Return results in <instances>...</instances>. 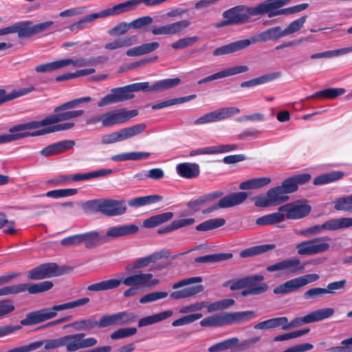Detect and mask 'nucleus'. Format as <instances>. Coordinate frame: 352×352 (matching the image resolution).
I'll use <instances>...</instances> for the list:
<instances>
[{
    "mask_svg": "<svg viewBox=\"0 0 352 352\" xmlns=\"http://www.w3.org/2000/svg\"><path fill=\"white\" fill-rule=\"evenodd\" d=\"M91 100L92 98L90 96L76 98L56 107L54 109L55 114L50 115L41 120L32 121L12 126L8 130L9 134L0 135V144L30 137V132L27 130L35 129L80 117L85 113L84 110H67L77 107L82 103L89 102Z\"/></svg>",
    "mask_w": 352,
    "mask_h": 352,
    "instance_id": "obj_1",
    "label": "nucleus"
},
{
    "mask_svg": "<svg viewBox=\"0 0 352 352\" xmlns=\"http://www.w3.org/2000/svg\"><path fill=\"white\" fill-rule=\"evenodd\" d=\"M181 79L178 77L166 78L150 84L148 82H135L120 87L113 88L110 94L103 97L97 104L102 107L106 105L118 103L133 99L134 92H159L179 85Z\"/></svg>",
    "mask_w": 352,
    "mask_h": 352,
    "instance_id": "obj_2",
    "label": "nucleus"
},
{
    "mask_svg": "<svg viewBox=\"0 0 352 352\" xmlns=\"http://www.w3.org/2000/svg\"><path fill=\"white\" fill-rule=\"evenodd\" d=\"M283 37L285 35L281 27H273L253 35L250 38L233 41L219 47L213 51L212 55L219 56L235 53L248 48L252 43L276 41Z\"/></svg>",
    "mask_w": 352,
    "mask_h": 352,
    "instance_id": "obj_3",
    "label": "nucleus"
},
{
    "mask_svg": "<svg viewBox=\"0 0 352 352\" xmlns=\"http://www.w3.org/2000/svg\"><path fill=\"white\" fill-rule=\"evenodd\" d=\"M138 230V226L135 224L114 226L109 228L104 235H101L96 230L82 233V240L87 249H94L107 243L109 239L131 235Z\"/></svg>",
    "mask_w": 352,
    "mask_h": 352,
    "instance_id": "obj_4",
    "label": "nucleus"
},
{
    "mask_svg": "<svg viewBox=\"0 0 352 352\" xmlns=\"http://www.w3.org/2000/svg\"><path fill=\"white\" fill-rule=\"evenodd\" d=\"M263 10L262 7H257V6L254 7L245 5L234 6L223 12L222 16L225 19L216 24L215 27L220 28L248 23L252 17L258 16Z\"/></svg>",
    "mask_w": 352,
    "mask_h": 352,
    "instance_id": "obj_5",
    "label": "nucleus"
},
{
    "mask_svg": "<svg viewBox=\"0 0 352 352\" xmlns=\"http://www.w3.org/2000/svg\"><path fill=\"white\" fill-rule=\"evenodd\" d=\"M120 280L121 283L127 287H130L123 292L124 297L133 296L138 293L140 290L145 288H153L160 283L157 278H153L152 274L143 273L141 271L136 274L129 275Z\"/></svg>",
    "mask_w": 352,
    "mask_h": 352,
    "instance_id": "obj_6",
    "label": "nucleus"
},
{
    "mask_svg": "<svg viewBox=\"0 0 352 352\" xmlns=\"http://www.w3.org/2000/svg\"><path fill=\"white\" fill-rule=\"evenodd\" d=\"M255 314L253 311L241 312L223 313L204 318L200 325L204 327H217L240 322L248 318H254Z\"/></svg>",
    "mask_w": 352,
    "mask_h": 352,
    "instance_id": "obj_7",
    "label": "nucleus"
},
{
    "mask_svg": "<svg viewBox=\"0 0 352 352\" xmlns=\"http://www.w3.org/2000/svg\"><path fill=\"white\" fill-rule=\"evenodd\" d=\"M291 0H266L264 2L257 5V7H262L263 11L258 15L267 14L268 17L272 18L283 14H292L300 12L307 9L308 3H301L292 7L279 9L288 3Z\"/></svg>",
    "mask_w": 352,
    "mask_h": 352,
    "instance_id": "obj_8",
    "label": "nucleus"
},
{
    "mask_svg": "<svg viewBox=\"0 0 352 352\" xmlns=\"http://www.w3.org/2000/svg\"><path fill=\"white\" fill-rule=\"evenodd\" d=\"M311 178L309 173L295 175L285 179L280 185L274 187L278 196L283 198V204L289 199L288 194L298 190L300 185L307 183Z\"/></svg>",
    "mask_w": 352,
    "mask_h": 352,
    "instance_id": "obj_9",
    "label": "nucleus"
},
{
    "mask_svg": "<svg viewBox=\"0 0 352 352\" xmlns=\"http://www.w3.org/2000/svg\"><path fill=\"white\" fill-rule=\"evenodd\" d=\"M167 0H128L116 4L111 8L99 12L101 18L109 16L118 15L135 9L140 3L146 7H153L160 5Z\"/></svg>",
    "mask_w": 352,
    "mask_h": 352,
    "instance_id": "obj_10",
    "label": "nucleus"
},
{
    "mask_svg": "<svg viewBox=\"0 0 352 352\" xmlns=\"http://www.w3.org/2000/svg\"><path fill=\"white\" fill-rule=\"evenodd\" d=\"M333 314V309L324 308L312 311L302 317L295 318L290 322L288 321L286 317V323L283 326V330H288L301 327L305 324L321 321L331 317Z\"/></svg>",
    "mask_w": 352,
    "mask_h": 352,
    "instance_id": "obj_11",
    "label": "nucleus"
},
{
    "mask_svg": "<svg viewBox=\"0 0 352 352\" xmlns=\"http://www.w3.org/2000/svg\"><path fill=\"white\" fill-rule=\"evenodd\" d=\"M69 271L65 266L59 267L55 263H46L41 264L28 273L29 280H38L51 277H56L68 273Z\"/></svg>",
    "mask_w": 352,
    "mask_h": 352,
    "instance_id": "obj_12",
    "label": "nucleus"
},
{
    "mask_svg": "<svg viewBox=\"0 0 352 352\" xmlns=\"http://www.w3.org/2000/svg\"><path fill=\"white\" fill-rule=\"evenodd\" d=\"M331 241L329 236L317 237L298 243L296 248L299 255H315L327 252Z\"/></svg>",
    "mask_w": 352,
    "mask_h": 352,
    "instance_id": "obj_13",
    "label": "nucleus"
},
{
    "mask_svg": "<svg viewBox=\"0 0 352 352\" xmlns=\"http://www.w3.org/2000/svg\"><path fill=\"white\" fill-rule=\"evenodd\" d=\"M146 126L145 124L140 123L121 129L118 131L102 135L101 142L103 144H110L125 140L142 133L145 130Z\"/></svg>",
    "mask_w": 352,
    "mask_h": 352,
    "instance_id": "obj_14",
    "label": "nucleus"
},
{
    "mask_svg": "<svg viewBox=\"0 0 352 352\" xmlns=\"http://www.w3.org/2000/svg\"><path fill=\"white\" fill-rule=\"evenodd\" d=\"M319 279L317 274H309L299 276L285 282L274 289L275 294H285L293 292L307 285L308 283L315 282Z\"/></svg>",
    "mask_w": 352,
    "mask_h": 352,
    "instance_id": "obj_15",
    "label": "nucleus"
},
{
    "mask_svg": "<svg viewBox=\"0 0 352 352\" xmlns=\"http://www.w3.org/2000/svg\"><path fill=\"white\" fill-rule=\"evenodd\" d=\"M280 211H283L287 219H300L309 214L311 206L306 200H297L287 203L279 207Z\"/></svg>",
    "mask_w": 352,
    "mask_h": 352,
    "instance_id": "obj_16",
    "label": "nucleus"
},
{
    "mask_svg": "<svg viewBox=\"0 0 352 352\" xmlns=\"http://www.w3.org/2000/svg\"><path fill=\"white\" fill-rule=\"evenodd\" d=\"M248 197L247 192H232L220 199L216 204H212L209 207L202 210V214H206L211 213L220 208H227L233 207L242 204Z\"/></svg>",
    "mask_w": 352,
    "mask_h": 352,
    "instance_id": "obj_17",
    "label": "nucleus"
},
{
    "mask_svg": "<svg viewBox=\"0 0 352 352\" xmlns=\"http://www.w3.org/2000/svg\"><path fill=\"white\" fill-rule=\"evenodd\" d=\"M138 115V111L136 109L126 111L120 109L104 113L103 127L123 124Z\"/></svg>",
    "mask_w": 352,
    "mask_h": 352,
    "instance_id": "obj_18",
    "label": "nucleus"
},
{
    "mask_svg": "<svg viewBox=\"0 0 352 352\" xmlns=\"http://www.w3.org/2000/svg\"><path fill=\"white\" fill-rule=\"evenodd\" d=\"M239 112V109L234 107L221 108L204 114L195 120L193 123L195 125H199L218 122L236 115Z\"/></svg>",
    "mask_w": 352,
    "mask_h": 352,
    "instance_id": "obj_19",
    "label": "nucleus"
},
{
    "mask_svg": "<svg viewBox=\"0 0 352 352\" xmlns=\"http://www.w3.org/2000/svg\"><path fill=\"white\" fill-rule=\"evenodd\" d=\"M138 316L133 312L126 311L111 315H104L102 324L105 327L110 326H124L132 324L137 320Z\"/></svg>",
    "mask_w": 352,
    "mask_h": 352,
    "instance_id": "obj_20",
    "label": "nucleus"
},
{
    "mask_svg": "<svg viewBox=\"0 0 352 352\" xmlns=\"http://www.w3.org/2000/svg\"><path fill=\"white\" fill-rule=\"evenodd\" d=\"M190 23L188 20H181L162 26L153 25L150 31L155 36L178 34L186 29Z\"/></svg>",
    "mask_w": 352,
    "mask_h": 352,
    "instance_id": "obj_21",
    "label": "nucleus"
},
{
    "mask_svg": "<svg viewBox=\"0 0 352 352\" xmlns=\"http://www.w3.org/2000/svg\"><path fill=\"white\" fill-rule=\"evenodd\" d=\"M224 195L222 190H216L204 194L196 199L187 202L186 206L191 214L196 213L201 210L202 206L208 205Z\"/></svg>",
    "mask_w": 352,
    "mask_h": 352,
    "instance_id": "obj_22",
    "label": "nucleus"
},
{
    "mask_svg": "<svg viewBox=\"0 0 352 352\" xmlns=\"http://www.w3.org/2000/svg\"><path fill=\"white\" fill-rule=\"evenodd\" d=\"M126 208L124 200L102 199V214L108 217L122 215L126 212Z\"/></svg>",
    "mask_w": 352,
    "mask_h": 352,
    "instance_id": "obj_23",
    "label": "nucleus"
},
{
    "mask_svg": "<svg viewBox=\"0 0 352 352\" xmlns=\"http://www.w3.org/2000/svg\"><path fill=\"white\" fill-rule=\"evenodd\" d=\"M253 199L256 207L267 208L282 204L283 199L278 196L273 187L269 189L266 194L256 196Z\"/></svg>",
    "mask_w": 352,
    "mask_h": 352,
    "instance_id": "obj_24",
    "label": "nucleus"
},
{
    "mask_svg": "<svg viewBox=\"0 0 352 352\" xmlns=\"http://www.w3.org/2000/svg\"><path fill=\"white\" fill-rule=\"evenodd\" d=\"M74 145V140H63L44 147L40 153L44 157L57 155L67 151Z\"/></svg>",
    "mask_w": 352,
    "mask_h": 352,
    "instance_id": "obj_25",
    "label": "nucleus"
},
{
    "mask_svg": "<svg viewBox=\"0 0 352 352\" xmlns=\"http://www.w3.org/2000/svg\"><path fill=\"white\" fill-rule=\"evenodd\" d=\"M103 320V316L98 321L94 318H83L76 320L66 326V327H72L78 331H89L96 327L105 328L104 325L102 324Z\"/></svg>",
    "mask_w": 352,
    "mask_h": 352,
    "instance_id": "obj_26",
    "label": "nucleus"
},
{
    "mask_svg": "<svg viewBox=\"0 0 352 352\" xmlns=\"http://www.w3.org/2000/svg\"><path fill=\"white\" fill-rule=\"evenodd\" d=\"M50 316L52 314H49L47 308L31 311L26 314L25 318L21 320L19 325L22 327L38 324L51 319Z\"/></svg>",
    "mask_w": 352,
    "mask_h": 352,
    "instance_id": "obj_27",
    "label": "nucleus"
},
{
    "mask_svg": "<svg viewBox=\"0 0 352 352\" xmlns=\"http://www.w3.org/2000/svg\"><path fill=\"white\" fill-rule=\"evenodd\" d=\"M177 174L186 179H193L197 177L200 174L199 166L196 163H180L177 165Z\"/></svg>",
    "mask_w": 352,
    "mask_h": 352,
    "instance_id": "obj_28",
    "label": "nucleus"
},
{
    "mask_svg": "<svg viewBox=\"0 0 352 352\" xmlns=\"http://www.w3.org/2000/svg\"><path fill=\"white\" fill-rule=\"evenodd\" d=\"M89 298L87 297L77 299L74 301L68 302L66 303L54 305L52 307H47L49 314H52L51 319L56 316L57 311L65 309H72L76 307L82 306L89 302Z\"/></svg>",
    "mask_w": 352,
    "mask_h": 352,
    "instance_id": "obj_29",
    "label": "nucleus"
},
{
    "mask_svg": "<svg viewBox=\"0 0 352 352\" xmlns=\"http://www.w3.org/2000/svg\"><path fill=\"white\" fill-rule=\"evenodd\" d=\"M281 76L280 72H273L258 76L241 83V88L252 87L272 81Z\"/></svg>",
    "mask_w": 352,
    "mask_h": 352,
    "instance_id": "obj_30",
    "label": "nucleus"
},
{
    "mask_svg": "<svg viewBox=\"0 0 352 352\" xmlns=\"http://www.w3.org/2000/svg\"><path fill=\"white\" fill-rule=\"evenodd\" d=\"M34 89V87L31 85L28 87L14 90L11 93L7 94L4 89H0V105L22 96L26 95L33 91Z\"/></svg>",
    "mask_w": 352,
    "mask_h": 352,
    "instance_id": "obj_31",
    "label": "nucleus"
},
{
    "mask_svg": "<svg viewBox=\"0 0 352 352\" xmlns=\"http://www.w3.org/2000/svg\"><path fill=\"white\" fill-rule=\"evenodd\" d=\"M173 217V213L172 212H166L146 219L144 220L142 225L144 228H152L168 221Z\"/></svg>",
    "mask_w": 352,
    "mask_h": 352,
    "instance_id": "obj_32",
    "label": "nucleus"
},
{
    "mask_svg": "<svg viewBox=\"0 0 352 352\" xmlns=\"http://www.w3.org/2000/svg\"><path fill=\"white\" fill-rule=\"evenodd\" d=\"M346 90L344 88H327L314 93L309 96L307 99H334L343 95Z\"/></svg>",
    "mask_w": 352,
    "mask_h": 352,
    "instance_id": "obj_33",
    "label": "nucleus"
},
{
    "mask_svg": "<svg viewBox=\"0 0 352 352\" xmlns=\"http://www.w3.org/2000/svg\"><path fill=\"white\" fill-rule=\"evenodd\" d=\"M264 280L262 275H253L240 278L231 283L230 288L232 291L244 289L246 286H252L253 283H259Z\"/></svg>",
    "mask_w": 352,
    "mask_h": 352,
    "instance_id": "obj_34",
    "label": "nucleus"
},
{
    "mask_svg": "<svg viewBox=\"0 0 352 352\" xmlns=\"http://www.w3.org/2000/svg\"><path fill=\"white\" fill-rule=\"evenodd\" d=\"M285 219L284 212L280 211L278 208L276 212L266 214L258 218L256 223L258 226L274 225L284 221Z\"/></svg>",
    "mask_w": 352,
    "mask_h": 352,
    "instance_id": "obj_35",
    "label": "nucleus"
},
{
    "mask_svg": "<svg viewBox=\"0 0 352 352\" xmlns=\"http://www.w3.org/2000/svg\"><path fill=\"white\" fill-rule=\"evenodd\" d=\"M113 173V170L111 168H104L94 170L87 173H78L71 175V180L74 182H80L83 180H88L96 177H102Z\"/></svg>",
    "mask_w": 352,
    "mask_h": 352,
    "instance_id": "obj_36",
    "label": "nucleus"
},
{
    "mask_svg": "<svg viewBox=\"0 0 352 352\" xmlns=\"http://www.w3.org/2000/svg\"><path fill=\"white\" fill-rule=\"evenodd\" d=\"M121 284L120 279H109L89 285L87 290L89 292H100L117 288Z\"/></svg>",
    "mask_w": 352,
    "mask_h": 352,
    "instance_id": "obj_37",
    "label": "nucleus"
},
{
    "mask_svg": "<svg viewBox=\"0 0 352 352\" xmlns=\"http://www.w3.org/2000/svg\"><path fill=\"white\" fill-rule=\"evenodd\" d=\"M173 314V311L168 310L165 311H162L152 316H148L146 317H144L139 320L138 321V327H142L147 325H151L154 323L160 322L162 320H164L170 316H172Z\"/></svg>",
    "mask_w": 352,
    "mask_h": 352,
    "instance_id": "obj_38",
    "label": "nucleus"
},
{
    "mask_svg": "<svg viewBox=\"0 0 352 352\" xmlns=\"http://www.w3.org/2000/svg\"><path fill=\"white\" fill-rule=\"evenodd\" d=\"M162 199L163 197L160 195H151L131 199L128 201V204L131 207H140L155 204L162 201Z\"/></svg>",
    "mask_w": 352,
    "mask_h": 352,
    "instance_id": "obj_39",
    "label": "nucleus"
},
{
    "mask_svg": "<svg viewBox=\"0 0 352 352\" xmlns=\"http://www.w3.org/2000/svg\"><path fill=\"white\" fill-rule=\"evenodd\" d=\"M195 222L194 218L181 219L172 221L169 225L160 228L157 230L160 234L170 232L177 229L190 226Z\"/></svg>",
    "mask_w": 352,
    "mask_h": 352,
    "instance_id": "obj_40",
    "label": "nucleus"
},
{
    "mask_svg": "<svg viewBox=\"0 0 352 352\" xmlns=\"http://www.w3.org/2000/svg\"><path fill=\"white\" fill-rule=\"evenodd\" d=\"M14 33H17L19 38H29L34 36L32 21H25L15 23Z\"/></svg>",
    "mask_w": 352,
    "mask_h": 352,
    "instance_id": "obj_41",
    "label": "nucleus"
},
{
    "mask_svg": "<svg viewBox=\"0 0 352 352\" xmlns=\"http://www.w3.org/2000/svg\"><path fill=\"white\" fill-rule=\"evenodd\" d=\"M137 42L135 36H127L122 38L115 39L112 42L108 43L104 45V49L107 50H113L121 47H129Z\"/></svg>",
    "mask_w": 352,
    "mask_h": 352,
    "instance_id": "obj_42",
    "label": "nucleus"
},
{
    "mask_svg": "<svg viewBox=\"0 0 352 352\" xmlns=\"http://www.w3.org/2000/svg\"><path fill=\"white\" fill-rule=\"evenodd\" d=\"M283 271L287 274H297L304 270L305 264L299 258L286 259L281 261Z\"/></svg>",
    "mask_w": 352,
    "mask_h": 352,
    "instance_id": "obj_43",
    "label": "nucleus"
},
{
    "mask_svg": "<svg viewBox=\"0 0 352 352\" xmlns=\"http://www.w3.org/2000/svg\"><path fill=\"white\" fill-rule=\"evenodd\" d=\"M344 175V173L341 170H334L330 173L318 176L314 179V185H324L331 183L342 179Z\"/></svg>",
    "mask_w": 352,
    "mask_h": 352,
    "instance_id": "obj_44",
    "label": "nucleus"
},
{
    "mask_svg": "<svg viewBox=\"0 0 352 352\" xmlns=\"http://www.w3.org/2000/svg\"><path fill=\"white\" fill-rule=\"evenodd\" d=\"M74 126V123H73V122L58 124L56 125L50 126L46 128L36 130L33 132H30V135L31 137L43 135L45 134H48V133H54V132H56V131L67 130V129L73 128Z\"/></svg>",
    "mask_w": 352,
    "mask_h": 352,
    "instance_id": "obj_45",
    "label": "nucleus"
},
{
    "mask_svg": "<svg viewBox=\"0 0 352 352\" xmlns=\"http://www.w3.org/2000/svg\"><path fill=\"white\" fill-rule=\"evenodd\" d=\"M271 179L268 177H257L248 179L239 184L241 190L256 189L265 186L270 184Z\"/></svg>",
    "mask_w": 352,
    "mask_h": 352,
    "instance_id": "obj_46",
    "label": "nucleus"
},
{
    "mask_svg": "<svg viewBox=\"0 0 352 352\" xmlns=\"http://www.w3.org/2000/svg\"><path fill=\"white\" fill-rule=\"evenodd\" d=\"M203 291L204 287L201 285H198L173 292L170 294V296L173 299L179 300L195 296Z\"/></svg>",
    "mask_w": 352,
    "mask_h": 352,
    "instance_id": "obj_47",
    "label": "nucleus"
},
{
    "mask_svg": "<svg viewBox=\"0 0 352 352\" xmlns=\"http://www.w3.org/2000/svg\"><path fill=\"white\" fill-rule=\"evenodd\" d=\"M275 248V244H263L256 245L242 250L240 252V256L242 258H247L252 256H256L266 252L267 251L274 250Z\"/></svg>",
    "mask_w": 352,
    "mask_h": 352,
    "instance_id": "obj_48",
    "label": "nucleus"
},
{
    "mask_svg": "<svg viewBox=\"0 0 352 352\" xmlns=\"http://www.w3.org/2000/svg\"><path fill=\"white\" fill-rule=\"evenodd\" d=\"M232 256L233 254L232 253H217L196 257L195 258V262L213 263L230 259L232 258Z\"/></svg>",
    "mask_w": 352,
    "mask_h": 352,
    "instance_id": "obj_49",
    "label": "nucleus"
},
{
    "mask_svg": "<svg viewBox=\"0 0 352 352\" xmlns=\"http://www.w3.org/2000/svg\"><path fill=\"white\" fill-rule=\"evenodd\" d=\"M285 323H286V317L282 316L260 322L255 324L254 327L255 329H268L281 327L283 329Z\"/></svg>",
    "mask_w": 352,
    "mask_h": 352,
    "instance_id": "obj_50",
    "label": "nucleus"
},
{
    "mask_svg": "<svg viewBox=\"0 0 352 352\" xmlns=\"http://www.w3.org/2000/svg\"><path fill=\"white\" fill-rule=\"evenodd\" d=\"M99 18H101L99 12L92 13L91 14L85 16L84 17L80 19L78 21L71 24L68 28L72 32H74L78 30H82L86 27L87 23H91L94 20Z\"/></svg>",
    "mask_w": 352,
    "mask_h": 352,
    "instance_id": "obj_51",
    "label": "nucleus"
},
{
    "mask_svg": "<svg viewBox=\"0 0 352 352\" xmlns=\"http://www.w3.org/2000/svg\"><path fill=\"white\" fill-rule=\"evenodd\" d=\"M226 224V220L223 218L210 219L206 220L196 226L197 231H208L218 228Z\"/></svg>",
    "mask_w": 352,
    "mask_h": 352,
    "instance_id": "obj_52",
    "label": "nucleus"
},
{
    "mask_svg": "<svg viewBox=\"0 0 352 352\" xmlns=\"http://www.w3.org/2000/svg\"><path fill=\"white\" fill-rule=\"evenodd\" d=\"M151 263H154V261H153V257H152L151 254H150L146 256L140 258L129 263L125 267V270L127 272H131L138 269L145 267L148 266Z\"/></svg>",
    "mask_w": 352,
    "mask_h": 352,
    "instance_id": "obj_53",
    "label": "nucleus"
},
{
    "mask_svg": "<svg viewBox=\"0 0 352 352\" xmlns=\"http://www.w3.org/2000/svg\"><path fill=\"white\" fill-rule=\"evenodd\" d=\"M53 287V283L50 280H45L38 283L31 285L27 284L26 290L31 294L45 292L51 289Z\"/></svg>",
    "mask_w": 352,
    "mask_h": 352,
    "instance_id": "obj_54",
    "label": "nucleus"
},
{
    "mask_svg": "<svg viewBox=\"0 0 352 352\" xmlns=\"http://www.w3.org/2000/svg\"><path fill=\"white\" fill-rule=\"evenodd\" d=\"M257 283H253L252 286H246L245 289L241 291V296H248L249 295H259L265 293L267 289L268 285L266 283H262L259 285H256Z\"/></svg>",
    "mask_w": 352,
    "mask_h": 352,
    "instance_id": "obj_55",
    "label": "nucleus"
},
{
    "mask_svg": "<svg viewBox=\"0 0 352 352\" xmlns=\"http://www.w3.org/2000/svg\"><path fill=\"white\" fill-rule=\"evenodd\" d=\"M67 63L65 60H58L53 62L46 63L37 65L35 67V71L38 73H43L47 72H52L62 67H65Z\"/></svg>",
    "mask_w": 352,
    "mask_h": 352,
    "instance_id": "obj_56",
    "label": "nucleus"
},
{
    "mask_svg": "<svg viewBox=\"0 0 352 352\" xmlns=\"http://www.w3.org/2000/svg\"><path fill=\"white\" fill-rule=\"evenodd\" d=\"M237 338H232L214 344H212L208 348L209 352H216L219 351H225L230 349L232 346L236 344L239 342Z\"/></svg>",
    "mask_w": 352,
    "mask_h": 352,
    "instance_id": "obj_57",
    "label": "nucleus"
},
{
    "mask_svg": "<svg viewBox=\"0 0 352 352\" xmlns=\"http://www.w3.org/2000/svg\"><path fill=\"white\" fill-rule=\"evenodd\" d=\"M77 192L78 190L76 188L56 189L47 192L45 196L54 199H58L71 197L76 195Z\"/></svg>",
    "mask_w": 352,
    "mask_h": 352,
    "instance_id": "obj_58",
    "label": "nucleus"
},
{
    "mask_svg": "<svg viewBox=\"0 0 352 352\" xmlns=\"http://www.w3.org/2000/svg\"><path fill=\"white\" fill-rule=\"evenodd\" d=\"M331 230H337L339 229L352 227V218L342 217L340 219H331L329 220Z\"/></svg>",
    "mask_w": 352,
    "mask_h": 352,
    "instance_id": "obj_59",
    "label": "nucleus"
},
{
    "mask_svg": "<svg viewBox=\"0 0 352 352\" xmlns=\"http://www.w3.org/2000/svg\"><path fill=\"white\" fill-rule=\"evenodd\" d=\"M307 18V16L304 15L290 23L285 29L283 30L285 36L298 32L303 26Z\"/></svg>",
    "mask_w": 352,
    "mask_h": 352,
    "instance_id": "obj_60",
    "label": "nucleus"
},
{
    "mask_svg": "<svg viewBox=\"0 0 352 352\" xmlns=\"http://www.w3.org/2000/svg\"><path fill=\"white\" fill-rule=\"evenodd\" d=\"M310 331L309 328H305L295 331L280 334L275 336L273 339L274 342H281L293 338H296L308 333Z\"/></svg>",
    "mask_w": 352,
    "mask_h": 352,
    "instance_id": "obj_61",
    "label": "nucleus"
},
{
    "mask_svg": "<svg viewBox=\"0 0 352 352\" xmlns=\"http://www.w3.org/2000/svg\"><path fill=\"white\" fill-rule=\"evenodd\" d=\"M137 333V329L135 327H125L120 328L113 331L110 338L112 340H118L124 338H128L135 335Z\"/></svg>",
    "mask_w": 352,
    "mask_h": 352,
    "instance_id": "obj_62",
    "label": "nucleus"
},
{
    "mask_svg": "<svg viewBox=\"0 0 352 352\" xmlns=\"http://www.w3.org/2000/svg\"><path fill=\"white\" fill-rule=\"evenodd\" d=\"M334 208L337 210L350 211L352 210V195L340 197L336 200Z\"/></svg>",
    "mask_w": 352,
    "mask_h": 352,
    "instance_id": "obj_63",
    "label": "nucleus"
},
{
    "mask_svg": "<svg viewBox=\"0 0 352 352\" xmlns=\"http://www.w3.org/2000/svg\"><path fill=\"white\" fill-rule=\"evenodd\" d=\"M329 352H352V337L343 340L341 346H332L327 349Z\"/></svg>",
    "mask_w": 352,
    "mask_h": 352,
    "instance_id": "obj_64",
    "label": "nucleus"
}]
</instances>
